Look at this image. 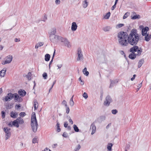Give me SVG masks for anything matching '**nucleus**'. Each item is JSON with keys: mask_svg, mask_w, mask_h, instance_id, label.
Listing matches in <instances>:
<instances>
[{"mask_svg": "<svg viewBox=\"0 0 151 151\" xmlns=\"http://www.w3.org/2000/svg\"><path fill=\"white\" fill-rule=\"evenodd\" d=\"M73 128L74 130L76 132H80V130L77 127V125L75 124H74L73 125Z\"/></svg>", "mask_w": 151, "mask_h": 151, "instance_id": "e433bc0d", "label": "nucleus"}, {"mask_svg": "<svg viewBox=\"0 0 151 151\" xmlns=\"http://www.w3.org/2000/svg\"><path fill=\"white\" fill-rule=\"evenodd\" d=\"M73 96L70 99V104L71 106H72L74 104V102L73 101Z\"/></svg>", "mask_w": 151, "mask_h": 151, "instance_id": "ea45409f", "label": "nucleus"}, {"mask_svg": "<svg viewBox=\"0 0 151 151\" xmlns=\"http://www.w3.org/2000/svg\"><path fill=\"white\" fill-rule=\"evenodd\" d=\"M119 52L120 53V54L122 55H123L125 54L124 52L122 50L120 51Z\"/></svg>", "mask_w": 151, "mask_h": 151, "instance_id": "774afa93", "label": "nucleus"}, {"mask_svg": "<svg viewBox=\"0 0 151 151\" xmlns=\"http://www.w3.org/2000/svg\"><path fill=\"white\" fill-rule=\"evenodd\" d=\"M132 45L133 46L130 48L129 50V51L130 52L135 53V52L137 51V50H138L139 47L136 45Z\"/></svg>", "mask_w": 151, "mask_h": 151, "instance_id": "9d476101", "label": "nucleus"}, {"mask_svg": "<svg viewBox=\"0 0 151 151\" xmlns=\"http://www.w3.org/2000/svg\"><path fill=\"white\" fill-rule=\"evenodd\" d=\"M130 13L129 12H127L126 13L124 14V15L123 19H125L127 18V17L129 16V14Z\"/></svg>", "mask_w": 151, "mask_h": 151, "instance_id": "37998d69", "label": "nucleus"}, {"mask_svg": "<svg viewBox=\"0 0 151 151\" xmlns=\"http://www.w3.org/2000/svg\"><path fill=\"white\" fill-rule=\"evenodd\" d=\"M144 36H145V40L147 42L149 41L150 39V36H149V34H147L146 35H145Z\"/></svg>", "mask_w": 151, "mask_h": 151, "instance_id": "2f4dec72", "label": "nucleus"}, {"mask_svg": "<svg viewBox=\"0 0 151 151\" xmlns=\"http://www.w3.org/2000/svg\"><path fill=\"white\" fill-rule=\"evenodd\" d=\"M17 118H18V121H20L19 122H20V124H22L24 123V120L23 119H21V118L20 117Z\"/></svg>", "mask_w": 151, "mask_h": 151, "instance_id": "49530a36", "label": "nucleus"}, {"mask_svg": "<svg viewBox=\"0 0 151 151\" xmlns=\"http://www.w3.org/2000/svg\"><path fill=\"white\" fill-rule=\"evenodd\" d=\"M55 49L54 50V52L53 54L52 57V59H51V61H50L49 63V70H50V68H51L50 65L53 62V60L55 55Z\"/></svg>", "mask_w": 151, "mask_h": 151, "instance_id": "5701e85b", "label": "nucleus"}, {"mask_svg": "<svg viewBox=\"0 0 151 151\" xmlns=\"http://www.w3.org/2000/svg\"><path fill=\"white\" fill-rule=\"evenodd\" d=\"M14 104L12 103L10 104L9 103L6 104V105H5L6 108L7 109H10L13 107Z\"/></svg>", "mask_w": 151, "mask_h": 151, "instance_id": "a878e982", "label": "nucleus"}, {"mask_svg": "<svg viewBox=\"0 0 151 151\" xmlns=\"http://www.w3.org/2000/svg\"><path fill=\"white\" fill-rule=\"evenodd\" d=\"M43 42H39L35 46V48L37 49L39 47L42 46L43 45Z\"/></svg>", "mask_w": 151, "mask_h": 151, "instance_id": "473e14b6", "label": "nucleus"}, {"mask_svg": "<svg viewBox=\"0 0 151 151\" xmlns=\"http://www.w3.org/2000/svg\"><path fill=\"white\" fill-rule=\"evenodd\" d=\"M7 58V59L6 61H7L8 62H9V61H10V63L12 61V55H9L8 56H7L6 57Z\"/></svg>", "mask_w": 151, "mask_h": 151, "instance_id": "72a5a7b5", "label": "nucleus"}, {"mask_svg": "<svg viewBox=\"0 0 151 151\" xmlns=\"http://www.w3.org/2000/svg\"><path fill=\"white\" fill-rule=\"evenodd\" d=\"M34 104L33 106L34 108V110H36L37 109L38 106V104L36 100H34L33 101Z\"/></svg>", "mask_w": 151, "mask_h": 151, "instance_id": "4be33fe9", "label": "nucleus"}, {"mask_svg": "<svg viewBox=\"0 0 151 151\" xmlns=\"http://www.w3.org/2000/svg\"><path fill=\"white\" fill-rule=\"evenodd\" d=\"M112 100L109 95L107 96L105 98V101H104V105L108 106L109 105L110 103L112 102Z\"/></svg>", "mask_w": 151, "mask_h": 151, "instance_id": "0eeeda50", "label": "nucleus"}, {"mask_svg": "<svg viewBox=\"0 0 151 151\" xmlns=\"http://www.w3.org/2000/svg\"><path fill=\"white\" fill-rule=\"evenodd\" d=\"M63 137L65 138H67L68 137V133L66 132H64L62 135Z\"/></svg>", "mask_w": 151, "mask_h": 151, "instance_id": "3c124183", "label": "nucleus"}, {"mask_svg": "<svg viewBox=\"0 0 151 151\" xmlns=\"http://www.w3.org/2000/svg\"><path fill=\"white\" fill-rule=\"evenodd\" d=\"M137 56L136 53L131 52L129 55L128 57L131 59L134 60L136 58Z\"/></svg>", "mask_w": 151, "mask_h": 151, "instance_id": "6ab92c4d", "label": "nucleus"}, {"mask_svg": "<svg viewBox=\"0 0 151 151\" xmlns=\"http://www.w3.org/2000/svg\"><path fill=\"white\" fill-rule=\"evenodd\" d=\"M66 113L67 114H68L69 113L70 109L69 107H67L66 109Z\"/></svg>", "mask_w": 151, "mask_h": 151, "instance_id": "bf43d9fd", "label": "nucleus"}, {"mask_svg": "<svg viewBox=\"0 0 151 151\" xmlns=\"http://www.w3.org/2000/svg\"><path fill=\"white\" fill-rule=\"evenodd\" d=\"M128 35L126 32L121 31L118 34L117 37L119 38L118 41L120 44L122 46H125L127 44V42Z\"/></svg>", "mask_w": 151, "mask_h": 151, "instance_id": "f03ea898", "label": "nucleus"}, {"mask_svg": "<svg viewBox=\"0 0 151 151\" xmlns=\"http://www.w3.org/2000/svg\"><path fill=\"white\" fill-rule=\"evenodd\" d=\"M78 26L76 23L75 22H73L72 24V26L71 27V30L73 31H75L77 29Z\"/></svg>", "mask_w": 151, "mask_h": 151, "instance_id": "2eb2a0df", "label": "nucleus"}, {"mask_svg": "<svg viewBox=\"0 0 151 151\" xmlns=\"http://www.w3.org/2000/svg\"><path fill=\"white\" fill-rule=\"evenodd\" d=\"M37 137L35 136L32 140V142L33 143H35L38 142V140H37Z\"/></svg>", "mask_w": 151, "mask_h": 151, "instance_id": "79ce46f5", "label": "nucleus"}, {"mask_svg": "<svg viewBox=\"0 0 151 151\" xmlns=\"http://www.w3.org/2000/svg\"><path fill=\"white\" fill-rule=\"evenodd\" d=\"M1 114L2 118V119H4L5 118L6 115V113L4 111H1Z\"/></svg>", "mask_w": 151, "mask_h": 151, "instance_id": "a18cd8bd", "label": "nucleus"}, {"mask_svg": "<svg viewBox=\"0 0 151 151\" xmlns=\"http://www.w3.org/2000/svg\"><path fill=\"white\" fill-rule=\"evenodd\" d=\"M110 14V12H108L106 13V15L104 17V18L106 19H108L109 18Z\"/></svg>", "mask_w": 151, "mask_h": 151, "instance_id": "58836bf2", "label": "nucleus"}, {"mask_svg": "<svg viewBox=\"0 0 151 151\" xmlns=\"http://www.w3.org/2000/svg\"><path fill=\"white\" fill-rule=\"evenodd\" d=\"M88 2H87L86 0H85V1H84L83 3V7L86 8L88 4Z\"/></svg>", "mask_w": 151, "mask_h": 151, "instance_id": "a19ab883", "label": "nucleus"}, {"mask_svg": "<svg viewBox=\"0 0 151 151\" xmlns=\"http://www.w3.org/2000/svg\"><path fill=\"white\" fill-rule=\"evenodd\" d=\"M31 76H32V73L31 72H29L26 75V78H27V79L30 80L31 79Z\"/></svg>", "mask_w": 151, "mask_h": 151, "instance_id": "c9c22d12", "label": "nucleus"}, {"mask_svg": "<svg viewBox=\"0 0 151 151\" xmlns=\"http://www.w3.org/2000/svg\"><path fill=\"white\" fill-rule=\"evenodd\" d=\"M68 122H65L64 123V127L65 128L67 127H68Z\"/></svg>", "mask_w": 151, "mask_h": 151, "instance_id": "13d9d810", "label": "nucleus"}, {"mask_svg": "<svg viewBox=\"0 0 151 151\" xmlns=\"http://www.w3.org/2000/svg\"><path fill=\"white\" fill-rule=\"evenodd\" d=\"M110 81L111 83L109 86L110 88H112L114 84L117 83L118 82L117 80H112L111 79Z\"/></svg>", "mask_w": 151, "mask_h": 151, "instance_id": "b1692460", "label": "nucleus"}, {"mask_svg": "<svg viewBox=\"0 0 151 151\" xmlns=\"http://www.w3.org/2000/svg\"><path fill=\"white\" fill-rule=\"evenodd\" d=\"M57 124H56V126H57V131L58 132H59L60 131V130H61V129L60 128V124L58 122V121H57Z\"/></svg>", "mask_w": 151, "mask_h": 151, "instance_id": "4c0bfd02", "label": "nucleus"}, {"mask_svg": "<svg viewBox=\"0 0 151 151\" xmlns=\"http://www.w3.org/2000/svg\"><path fill=\"white\" fill-rule=\"evenodd\" d=\"M79 81H80L81 83V85H83L84 84V81L82 80L81 79V77H80L78 79Z\"/></svg>", "mask_w": 151, "mask_h": 151, "instance_id": "6e6d98bb", "label": "nucleus"}, {"mask_svg": "<svg viewBox=\"0 0 151 151\" xmlns=\"http://www.w3.org/2000/svg\"><path fill=\"white\" fill-rule=\"evenodd\" d=\"M83 96L86 99H87L88 97V95L86 92H84L83 93Z\"/></svg>", "mask_w": 151, "mask_h": 151, "instance_id": "603ef678", "label": "nucleus"}, {"mask_svg": "<svg viewBox=\"0 0 151 151\" xmlns=\"http://www.w3.org/2000/svg\"><path fill=\"white\" fill-rule=\"evenodd\" d=\"M133 15L131 16V18L133 20L139 19L140 18V16L139 14H136L135 12H133Z\"/></svg>", "mask_w": 151, "mask_h": 151, "instance_id": "9b49d317", "label": "nucleus"}, {"mask_svg": "<svg viewBox=\"0 0 151 151\" xmlns=\"http://www.w3.org/2000/svg\"><path fill=\"white\" fill-rule=\"evenodd\" d=\"M13 94L11 93H8L5 97L2 98V100L4 102L9 101L13 98Z\"/></svg>", "mask_w": 151, "mask_h": 151, "instance_id": "39448f33", "label": "nucleus"}, {"mask_svg": "<svg viewBox=\"0 0 151 151\" xmlns=\"http://www.w3.org/2000/svg\"><path fill=\"white\" fill-rule=\"evenodd\" d=\"M45 60L46 61H48L50 60V55L47 54L45 55Z\"/></svg>", "mask_w": 151, "mask_h": 151, "instance_id": "c85d7f7f", "label": "nucleus"}, {"mask_svg": "<svg viewBox=\"0 0 151 151\" xmlns=\"http://www.w3.org/2000/svg\"><path fill=\"white\" fill-rule=\"evenodd\" d=\"M124 24H119L116 25V29H119L124 26Z\"/></svg>", "mask_w": 151, "mask_h": 151, "instance_id": "c03bdc74", "label": "nucleus"}, {"mask_svg": "<svg viewBox=\"0 0 151 151\" xmlns=\"http://www.w3.org/2000/svg\"><path fill=\"white\" fill-rule=\"evenodd\" d=\"M81 147V145L79 144H78V145L77 147L76 148V150H78L79 149H80Z\"/></svg>", "mask_w": 151, "mask_h": 151, "instance_id": "680f3d73", "label": "nucleus"}, {"mask_svg": "<svg viewBox=\"0 0 151 151\" xmlns=\"http://www.w3.org/2000/svg\"><path fill=\"white\" fill-rule=\"evenodd\" d=\"M82 71L84 75H85L86 76H88L89 74V73L88 71L87 70V68L86 67H85L84 68Z\"/></svg>", "mask_w": 151, "mask_h": 151, "instance_id": "c756f323", "label": "nucleus"}, {"mask_svg": "<svg viewBox=\"0 0 151 151\" xmlns=\"http://www.w3.org/2000/svg\"><path fill=\"white\" fill-rule=\"evenodd\" d=\"M111 29V28L110 27L107 26L104 27L103 29L104 31L106 32L109 31V30Z\"/></svg>", "mask_w": 151, "mask_h": 151, "instance_id": "f704fd0d", "label": "nucleus"}, {"mask_svg": "<svg viewBox=\"0 0 151 151\" xmlns=\"http://www.w3.org/2000/svg\"><path fill=\"white\" fill-rule=\"evenodd\" d=\"M91 128L92 129V132L91 133V134L92 135L95 132L96 128V127L95 125L94 122H93L91 124Z\"/></svg>", "mask_w": 151, "mask_h": 151, "instance_id": "4468645a", "label": "nucleus"}, {"mask_svg": "<svg viewBox=\"0 0 151 151\" xmlns=\"http://www.w3.org/2000/svg\"><path fill=\"white\" fill-rule=\"evenodd\" d=\"M18 94L21 96H24L26 94V91L24 90L20 89L18 91Z\"/></svg>", "mask_w": 151, "mask_h": 151, "instance_id": "ddd939ff", "label": "nucleus"}, {"mask_svg": "<svg viewBox=\"0 0 151 151\" xmlns=\"http://www.w3.org/2000/svg\"><path fill=\"white\" fill-rule=\"evenodd\" d=\"M137 32V29H133L131 30L130 33L127 37V44L125 46H127L129 44L131 45H137V44L141 39Z\"/></svg>", "mask_w": 151, "mask_h": 151, "instance_id": "f257e3e1", "label": "nucleus"}, {"mask_svg": "<svg viewBox=\"0 0 151 151\" xmlns=\"http://www.w3.org/2000/svg\"><path fill=\"white\" fill-rule=\"evenodd\" d=\"M66 38L62 37L60 36L59 35V37L58 39V42L59 41H60L62 42H64L65 40V39Z\"/></svg>", "mask_w": 151, "mask_h": 151, "instance_id": "7c9ffc66", "label": "nucleus"}, {"mask_svg": "<svg viewBox=\"0 0 151 151\" xmlns=\"http://www.w3.org/2000/svg\"><path fill=\"white\" fill-rule=\"evenodd\" d=\"M137 53L136 54V55L137 56H140L142 52V51H141L140 50H139V49L138 50H137Z\"/></svg>", "mask_w": 151, "mask_h": 151, "instance_id": "8fccbe9b", "label": "nucleus"}, {"mask_svg": "<svg viewBox=\"0 0 151 151\" xmlns=\"http://www.w3.org/2000/svg\"><path fill=\"white\" fill-rule=\"evenodd\" d=\"M26 115V114L25 112H21L19 114L20 116L23 117Z\"/></svg>", "mask_w": 151, "mask_h": 151, "instance_id": "5fc2aeb1", "label": "nucleus"}, {"mask_svg": "<svg viewBox=\"0 0 151 151\" xmlns=\"http://www.w3.org/2000/svg\"><path fill=\"white\" fill-rule=\"evenodd\" d=\"M55 2L56 4H60V0H56L55 1Z\"/></svg>", "mask_w": 151, "mask_h": 151, "instance_id": "e2e57ef3", "label": "nucleus"}, {"mask_svg": "<svg viewBox=\"0 0 151 151\" xmlns=\"http://www.w3.org/2000/svg\"><path fill=\"white\" fill-rule=\"evenodd\" d=\"M18 118H17L16 120H14L12 122L13 126L18 128L19 127V124H20L19 121H18Z\"/></svg>", "mask_w": 151, "mask_h": 151, "instance_id": "f8f14e48", "label": "nucleus"}, {"mask_svg": "<svg viewBox=\"0 0 151 151\" xmlns=\"http://www.w3.org/2000/svg\"><path fill=\"white\" fill-rule=\"evenodd\" d=\"M116 7V5L114 4V5L112 6L111 8L112 10H114Z\"/></svg>", "mask_w": 151, "mask_h": 151, "instance_id": "338daca9", "label": "nucleus"}, {"mask_svg": "<svg viewBox=\"0 0 151 151\" xmlns=\"http://www.w3.org/2000/svg\"><path fill=\"white\" fill-rule=\"evenodd\" d=\"M12 122H11L9 123L8 124V125L10 127H12L13 126V123H12Z\"/></svg>", "mask_w": 151, "mask_h": 151, "instance_id": "052dcab7", "label": "nucleus"}, {"mask_svg": "<svg viewBox=\"0 0 151 151\" xmlns=\"http://www.w3.org/2000/svg\"><path fill=\"white\" fill-rule=\"evenodd\" d=\"M11 130L10 128L8 129L7 127H5L4 128V131L5 133V139L7 140L9 138L11 135V132L10 131Z\"/></svg>", "mask_w": 151, "mask_h": 151, "instance_id": "423d86ee", "label": "nucleus"}, {"mask_svg": "<svg viewBox=\"0 0 151 151\" xmlns=\"http://www.w3.org/2000/svg\"><path fill=\"white\" fill-rule=\"evenodd\" d=\"M38 124L36 116H31V126L32 131L35 132L37 130Z\"/></svg>", "mask_w": 151, "mask_h": 151, "instance_id": "7ed1b4c3", "label": "nucleus"}, {"mask_svg": "<svg viewBox=\"0 0 151 151\" xmlns=\"http://www.w3.org/2000/svg\"><path fill=\"white\" fill-rule=\"evenodd\" d=\"M13 98L14 100L15 101V102L18 101L19 98V96L17 93H13Z\"/></svg>", "mask_w": 151, "mask_h": 151, "instance_id": "393cba45", "label": "nucleus"}, {"mask_svg": "<svg viewBox=\"0 0 151 151\" xmlns=\"http://www.w3.org/2000/svg\"><path fill=\"white\" fill-rule=\"evenodd\" d=\"M106 119V117L104 116H100L97 120V122L99 123H101L103 121Z\"/></svg>", "mask_w": 151, "mask_h": 151, "instance_id": "f3484780", "label": "nucleus"}, {"mask_svg": "<svg viewBox=\"0 0 151 151\" xmlns=\"http://www.w3.org/2000/svg\"><path fill=\"white\" fill-rule=\"evenodd\" d=\"M18 116V113L16 112H14L12 111L10 114V116L12 118H15L17 117Z\"/></svg>", "mask_w": 151, "mask_h": 151, "instance_id": "aec40b11", "label": "nucleus"}, {"mask_svg": "<svg viewBox=\"0 0 151 151\" xmlns=\"http://www.w3.org/2000/svg\"><path fill=\"white\" fill-rule=\"evenodd\" d=\"M42 77L45 79H46L47 77V73L45 72L44 73L42 74Z\"/></svg>", "mask_w": 151, "mask_h": 151, "instance_id": "09e8293b", "label": "nucleus"}, {"mask_svg": "<svg viewBox=\"0 0 151 151\" xmlns=\"http://www.w3.org/2000/svg\"><path fill=\"white\" fill-rule=\"evenodd\" d=\"M47 19V16L46 14H44V17L41 20L44 21V22H45V21Z\"/></svg>", "mask_w": 151, "mask_h": 151, "instance_id": "de8ad7c7", "label": "nucleus"}, {"mask_svg": "<svg viewBox=\"0 0 151 151\" xmlns=\"http://www.w3.org/2000/svg\"><path fill=\"white\" fill-rule=\"evenodd\" d=\"M144 63V58H142L139 60L138 64V68H140L142 66V65Z\"/></svg>", "mask_w": 151, "mask_h": 151, "instance_id": "412c9836", "label": "nucleus"}, {"mask_svg": "<svg viewBox=\"0 0 151 151\" xmlns=\"http://www.w3.org/2000/svg\"><path fill=\"white\" fill-rule=\"evenodd\" d=\"M6 68H4L0 71V76L1 77H4L6 74Z\"/></svg>", "mask_w": 151, "mask_h": 151, "instance_id": "a211bd4d", "label": "nucleus"}, {"mask_svg": "<svg viewBox=\"0 0 151 151\" xmlns=\"http://www.w3.org/2000/svg\"><path fill=\"white\" fill-rule=\"evenodd\" d=\"M77 54L78 57L77 58V60L79 61L81 60V59H83V56L82 54V51L80 47L78 48L77 50Z\"/></svg>", "mask_w": 151, "mask_h": 151, "instance_id": "1a4fd4ad", "label": "nucleus"}, {"mask_svg": "<svg viewBox=\"0 0 151 151\" xmlns=\"http://www.w3.org/2000/svg\"><path fill=\"white\" fill-rule=\"evenodd\" d=\"M113 146V144L111 143H108L107 145V149L108 151H111L112 147Z\"/></svg>", "mask_w": 151, "mask_h": 151, "instance_id": "bb28decb", "label": "nucleus"}, {"mask_svg": "<svg viewBox=\"0 0 151 151\" xmlns=\"http://www.w3.org/2000/svg\"><path fill=\"white\" fill-rule=\"evenodd\" d=\"M20 107L21 106L19 104L18 105H16L15 106V108L17 109H19Z\"/></svg>", "mask_w": 151, "mask_h": 151, "instance_id": "69168bd1", "label": "nucleus"}, {"mask_svg": "<svg viewBox=\"0 0 151 151\" xmlns=\"http://www.w3.org/2000/svg\"><path fill=\"white\" fill-rule=\"evenodd\" d=\"M64 45L67 47L68 48H70L71 47V45L70 44V42L68 41V40L67 39H65V40L63 42Z\"/></svg>", "mask_w": 151, "mask_h": 151, "instance_id": "dca6fc26", "label": "nucleus"}, {"mask_svg": "<svg viewBox=\"0 0 151 151\" xmlns=\"http://www.w3.org/2000/svg\"><path fill=\"white\" fill-rule=\"evenodd\" d=\"M59 35H55L50 36V40L51 42L54 44H56L58 42V39Z\"/></svg>", "mask_w": 151, "mask_h": 151, "instance_id": "6e6552de", "label": "nucleus"}, {"mask_svg": "<svg viewBox=\"0 0 151 151\" xmlns=\"http://www.w3.org/2000/svg\"><path fill=\"white\" fill-rule=\"evenodd\" d=\"M139 28L141 30V34L142 36H144L146 35L148 31H149V28L148 27L146 26L144 27L142 25H140Z\"/></svg>", "mask_w": 151, "mask_h": 151, "instance_id": "20e7f679", "label": "nucleus"}, {"mask_svg": "<svg viewBox=\"0 0 151 151\" xmlns=\"http://www.w3.org/2000/svg\"><path fill=\"white\" fill-rule=\"evenodd\" d=\"M118 112V111L116 109H113L111 110V113L113 114H116Z\"/></svg>", "mask_w": 151, "mask_h": 151, "instance_id": "864d4df0", "label": "nucleus"}, {"mask_svg": "<svg viewBox=\"0 0 151 151\" xmlns=\"http://www.w3.org/2000/svg\"><path fill=\"white\" fill-rule=\"evenodd\" d=\"M69 122L72 124L73 123V121L72 119H71L70 117V116H69Z\"/></svg>", "mask_w": 151, "mask_h": 151, "instance_id": "0e129e2a", "label": "nucleus"}, {"mask_svg": "<svg viewBox=\"0 0 151 151\" xmlns=\"http://www.w3.org/2000/svg\"><path fill=\"white\" fill-rule=\"evenodd\" d=\"M10 61H9V62H8L7 61H6L5 60V61H3L2 63V64L3 65H5L6 64L9 63H10Z\"/></svg>", "mask_w": 151, "mask_h": 151, "instance_id": "4d7b16f0", "label": "nucleus"}, {"mask_svg": "<svg viewBox=\"0 0 151 151\" xmlns=\"http://www.w3.org/2000/svg\"><path fill=\"white\" fill-rule=\"evenodd\" d=\"M56 29L55 28H53L52 29L51 32L50 33V36L52 35H56L55 34L56 33Z\"/></svg>", "mask_w": 151, "mask_h": 151, "instance_id": "cd10ccee", "label": "nucleus"}]
</instances>
